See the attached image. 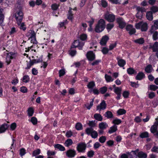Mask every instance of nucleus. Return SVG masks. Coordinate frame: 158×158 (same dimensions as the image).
<instances>
[{
    "instance_id": "obj_63",
    "label": "nucleus",
    "mask_w": 158,
    "mask_h": 158,
    "mask_svg": "<svg viewBox=\"0 0 158 158\" xmlns=\"http://www.w3.org/2000/svg\"><path fill=\"white\" fill-rule=\"evenodd\" d=\"M129 94V93L128 91H125L123 92V95L124 98H126L128 97Z\"/></svg>"
},
{
    "instance_id": "obj_16",
    "label": "nucleus",
    "mask_w": 158,
    "mask_h": 158,
    "mask_svg": "<svg viewBox=\"0 0 158 158\" xmlns=\"http://www.w3.org/2000/svg\"><path fill=\"white\" fill-rule=\"evenodd\" d=\"M136 10H137V13L136 14V16L137 18H139V16H138V13L140 12H141V15H142V13L143 12H145L146 11L145 9L142 7H137L136 8Z\"/></svg>"
},
{
    "instance_id": "obj_50",
    "label": "nucleus",
    "mask_w": 158,
    "mask_h": 158,
    "mask_svg": "<svg viewBox=\"0 0 158 158\" xmlns=\"http://www.w3.org/2000/svg\"><path fill=\"white\" fill-rule=\"evenodd\" d=\"M29 78L28 76L25 75L23 77V81L24 82L27 83L29 81Z\"/></svg>"
},
{
    "instance_id": "obj_5",
    "label": "nucleus",
    "mask_w": 158,
    "mask_h": 158,
    "mask_svg": "<svg viewBox=\"0 0 158 158\" xmlns=\"http://www.w3.org/2000/svg\"><path fill=\"white\" fill-rule=\"evenodd\" d=\"M15 19L17 22H22L23 18V13L22 11L19 10L17 11L15 14Z\"/></svg>"
},
{
    "instance_id": "obj_37",
    "label": "nucleus",
    "mask_w": 158,
    "mask_h": 158,
    "mask_svg": "<svg viewBox=\"0 0 158 158\" xmlns=\"http://www.w3.org/2000/svg\"><path fill=\"white\" fill-rule=\"evenodd\" d=\"M40 153V150L39 149H37L36 150H35L33 152L32 156H36L38 155Z\"/></svg>"
},
{
    "instance_id": "obj_40",
    "label": "nucleus",
    "mask_w": 158,
    "mask_h": 158,
    "mask_svg": "<svg viewBox=\"0 0 158 158\" xmlns=\"http://www.w3.org/2000/svg\"><path fill=\"white\" fill-rule=\"evenodd\" d=\"M70 9L69 10V11L68 12V18L70 20H72V19L73 18V14L72 13L71 10Z\"/></svg>"
},
{
    "instance_id": "obj_52",
    "label": "nucleus",
    "mask_w": 158,
    "mask_h": 158,
    "mask_svg": "<svg viewBox=\"0 0 158 158\" xmlns=\"http://www.w3.org/2000/svg\"><path fill=\"white\" fill-rule=\"evenodd\" d=\"M150 89L155 91L158 89V86L154 85H150Z\"/></svg>"
},
{
    "instance_id": "obj_51",
    "label": "nucleus",
    "mask_w": 158,
    "mask_h": 158,
    "mask_svg": "<svg viewBox=\"0 0 158 158\" xmlns=\"http://www.w3.org/2000/svg\"><path fill=\"white\" fill-rule=\"evenodd\" d=\"M26 153V150L25 149L22 148L20 150L19 154L21 156L24 155Z\"/></svg>"
},
{
    "instance_id": "obj_56",
    "label": "nucleus",
    "mask_w": 158,
    "mask_h": 158,
    "mask_svg": "<svg viewBox=\"0 0 158 158\" xmlns=\"http://www.w3.org/2000/svg\"><path fill=\"white\" fill-rule=\"evenodd\" d=\"M101 146V144L99 143L96 142L94 144V148L96 149L98 148Z\"/></svg>"
},
{
    "instance_id": "obj_14",
    "label": "nucleus",
    "mask_w": 158,
    "mask_h": 158,
    "mask_svg": "<svg viewBox=\"0 0 158 158\" xmlns=\"http://www.w3.org/2000/svg\"><path fill=\"white\" fill-rule=\"evenodd\" d=\"M109 40V37L107 35H105L102 37L100 42V44L102 45H105Z\"/></svg>"
},
{
    "instance_id": "obj_45",
    "label": "nucleus",
    "mask_w": 158,
    "mask_h": 158,
    "mask_svg": "<svg viewBox=\"0 0 158 158\" xmlns=\"http://www.w3.org/2000/svg\"><path fill=\"white\" fill-rule=\"evenodd\" d=\"M95 121H89V123L88 124L92 128V127H94L96 126V123H95Z\"/></svg>"
},
{
    "instance_id": "obj_7",
    "label": "nucleus",
    "mask_w": 158,
    "mask_h": 158,
    "mask_svg": "<svg viewBox=\"0 0 158 158\" xmlns=\"http://www.w3.org/2000/svg\"><path fill=\"white\" fill-rule=\"evenodd\" d=\"M66 155L69 157H73L76 154V152L74 149H70L66 152Z\"/></svg>"
},
{
    "instance_id": "obj_58",
    "label": "nucleus",
    "mask_w": 158,
    "mask_h": 158,
    "mask_svg": "<svg viewBox=\"0 0 158 158\" xmlns=\"http://www.w3.org/2000/svg\"><path fill=\"white\" fill-rule=\"evenodd\" d=\"M58 7V6L57 4H54L52 5L51 7L52 10H56Z\"/></svg>"
},
{
    "instance_id": "obj_3",
    "label": "nucleus",
    "mask_w": 158,
    "mask_h": 158,
    "mask_svg": "<svg viewBox=\"0 0 158 158\" xmlns=\"http://www.w3.org/2000/svg\"><path fill=\"white\" fill-rule=\"evenodd\" d=\"M85 132L88 135H91L92 138H96L98 136V134L97 131H94L92 128H87L85 130Z\"/></svg>"
},
{
    "instance_id": "obj_64",
    "label": "nucleus",
    "mask_w": 158,
    "mask_h": 158,
    "mask_svg": "<svg viewBox=\"0 0 158 158\" xmlns=\"http://www.w3.org/2000/svg\"><path fill=\"white\" fill-rule=\"evenodd\" d=\"M116 44H117L116 43H114L113 44H111L109 46V50H112V49H113L114 48H115L116 46Z\"/></svg>"
},
{
    "instance_id": "obj_62",
    "label": "nucleus",
    "mask_w": 158,
    "mask_h": 158,
    "mask_svg": "<svg viewBox=\"0 0 158 158\" xmlns=\"http://www.w3.org/2000/svg\"><path fill=\"white\" fill-rule=\"evenodd\" d=\"M31 43H33V44H36L37 43V42L36 40L35 36L33 37L32 38H31Z\"/></svg>"
},
{
    "instance_id": "obj_19",
    "label": "nucleus",
    "mask_w": 158,
    "mask_h": 158,
    "mask_svg": "<svg viewBox=\"0 0 158 158\" xmlns=\"http://www.w3.org/2000/svg\"><path fill=\"white\" fill-rule=\"evenodd\" d=\"M144 77V74L142 72H140L137 75L136 77V79L137 80H141Z\"/></svg>"
},
{
    "instance_id": "obj_26",
    "label": "nucleus",
    "mask_w": 158,
    "mask_h": 158,
    "mask_svg": "<svg viewBox=\"0 0 158 158\" xmlns=\"http://www.w3.org/2000/svg\"><path fill=\"white\" fill-rule=\"evenodd\" d=\"M73 143V142L71 139H67L65 142V145L66 147H69Z\"/></svg>"
},
{
    "instance_id": "obj_49",
    "label": "nucleus",
    "mask_w": 158,
    "mask_h": 158,
    "mask_svg": "<svg viewBox=\"0 0 158 158\" xmlns=\"http://www.w3.org/2000/svg\"><path fill=\"white\" fill-rule=\"evenodd\" d=\"M121 123V121L119 119H115L113 120V123L114 125H118Z\"/></svg>"
},
{
    "instance_id": "obj_25",
    "label": "nucleus",
    "mask_w": 158,
    "mask_h": 158,
    "mask_svg": "<svg viewBox=\"0 0 158 158\" xmlns=\"http://www.w3.org/2000/svg\"><path fill=\"white\" fill-rule=\"evenodd\" d=\"M118 64L121 67H123L126 64V62L123 59H119L118 60Z\"/></svg>"
},
{
    "instance_id": "obj_34",
    "label": "nucleus",
    "mask_w": 158,
    "mask_h": 158,
    "mask_svg": "<svg viewBox=\"0 0 158 158\" xmlns=\"http://www.w3.org/2000/svg\"><path fill=\"white\" fill-rule=\"evenodd\" d=\"M95 86V84L93 81L89 82L87 85L88 88L89 89H92Z\"/></svg>"
},
{
    "instance_id": "obj_9",
    "label": "nucleus",
    "mask_w": 158,
    "mask_h": 158,
    "mask_svg": "<svg viewBox=\"0 0 158 158\" xmlns=\"http://www.w3.org/2000/svg\"><path fill=\"white\" fill-rule=\"evenodd\" d=\"M86 56L89 61H93L95 59V55L92 51H89L86 54Z\"/></svg>"
},
{
    "instance_id": "obj_35",
    "label": "nucleus",
    "mask_w": 158,
    "mask_h": 158,
    "mask_svg": "<svg viewBox=\"0 0 158 158\" xmlns=\"http://www.w3.org/2000/svg\"><path fill=\"white\" fill-rule=\"evenodd\" d=\"M122 91V88L121 87H115L114 89V92L117 94H121Z\"/></svg>"
},
{
    "instance_id": "obj_33",
    "label": "nucleus",
    "mask_w": 158,
    "mask_h": 158,
    "mask_svg": "<svg viewBox=\"0 0 158 158\" xmlns=\"http://www.w3.org/2000/svg\"><path fill=\"white\" fill-rule=\"evenodd\" d=\"M54 147L60 151H64L65 150V148L63 146L59 144H56Z\"/></svg>"
},
{
    "instance_id": "obj_18",
    "label": "nucleus",
    "mask_w": 158,
    "mask_h": 158,
    "mask_svg": "<svg viewBox=\"0 0 158 158\" xmlns=\"http://www.w3.org/2000/svg\"><path fill=\"white\" fill-rule=\"evenodd\" d=\"M146 17L149 20H152L153 19L152 13L151 11L147 12L146 13Z\"/></svg>"
},
{
    "instance_id": "obj_1",
    "label": "nucleus",
    "mask_w": 158,
    "mask_h": 158,
    "mask_svg": "<svg viewBox=\"0 0 158 158\" xmlns=\"http://www.w3.org/2000/svg\"><path fill=\"white\" fill-rule=\"evenodd\" d=\"M105 27L106 23L105 20L101 19L95 27V31L96 32L100 33L104 30Z\"/></svg>"
},
{
    "instance_id": "obj_27",
    "label": "nucleus",
    "mask_w": 158,
    "mask_h": 158,
    "mask_svg": "<svg viewBox=\"0 0 158 158\" xmlns=\"http://www.w3.org/2000/svg\"><path fill=\"white\" fill-rule=\"evenodd\" d=\"M152 65L149 64L145 68V70L147 73H149L152 72Z\"/></svg>"
},
{
    "instance_id": "obj_24",
    "label": "nucleus",
    "mask_w": 158,
    "mask_h": 158,
    "mask_svg": "<svg viewBox=\"0 0 158 158\" xmlns=\"http://www.w3.org/2000/svg\"><path fill=\"white\" fill-rule=\"evenodd\" d=\"M104 115L105 117H106L108 118H111L113 117L112 113L110 111L106 112Z\"/></svg>"
},
{
    "instance_id": "obj_41",
    "label": "nucleus",
    "mask_w": 158,
    "mask_h": 158,
    "mask_svg": "<svg viewBox=\"0 0 158 158\" xmlns=\"http://www.w3.org/2000/svg\"><path fill=\"white\" fill-rule=\"evenodd\" d=\"M87 38V35L86 34H82L80 35V39L82 40H86Z\"/></svg>"
},
{
    "instance_id": "obj_44",
    "label": "nucleus",
    "mask_w": 158,
    "mask_h": 158,
    "mask_svg": "<svg viewBox=\"0 0 158 158\" xmlns=\"http://www.w3.org/2000/svg\"><path fill=\"white\" fill-rule=\"evenodd\" d=\"M87 156L89 157H92L94 155V152L93 150H90L87 153Z\"/></svg>"
},
{
    "instance_id": "obj_42",
    "label": "nucleus",
    "mask_w": 158,
    "mask_h": 158,
    "mask_svg": "<svg viewBox=\"0 0 158 158\" xmlns=\"http://www.w3.org/2000/svg\"><path fill=\"white\" fill-rule=\"evenodd\" d=\"M3 15L2 14V10L0 8V24L3 22Z\"/></svg>"
},
{
    "instance_id": "obj_23",
    "label": "nucleus",
    "mask_w": 158,
    "mask_h": 158,
    "mask_svg": "<svg viewBox=\"0 0 158 158\" xmlns=\"http://www.w3.org/2000/svg\"><path fill=\"white\" fill-rule=\"evenodd\" d=\"M94 117L96 120L98 121H102L103 119L102 116L99 114H95Z\"/></svg>"
},
{
    "instance_id": "obj_54",
    "label": "nucleus",
    "mask_w": 158,
    "mask_h": 158,
    "mask_svg": "<svg viewBox=\"0 0 158 158\" xmlns=\"http://www.w3.org/2000/svg\"><path fill=\"white\" fill-rule=\"evenodd\" d=\"M153 38L154 40H156L158 39L157 36L158 35V33L157 31H155L153 33Z\"/></svg>"
},
{
    "instance_id": "obj_36",
    "label": "nucleus",
    "mask_w": 158,
    "mask_h": 158,
    "mask_svg": "<svg viewBox=\"0 0 158 158\" xmlns=\"http://www.w3.org/2000/svg\"><path fill=\"white\" fill-rule=\"evenodd\" d=\"M27 111L28 115L29 116H32L34 113V110L32 108H29L28 109Z\"/></svg>"
},
{
    "instance_id": "obj_6",
    "label": "nucleus",
    "mask_w": 158,
    "mask_h": 158,
    "mask_svg": "<svg viewBox=\"0 0 158 158\" xmlns=\"http://www.w3.org/2000/svg\"><path fill=\"white\" fill-rule=\"evenodd\" d=\"M115 16L114 15L109 14V13L106 14L105 15V19L110 22H113L115 20Z\"/></svg>"
},
{
    "instance_id": "obj_46",
    "label": "nucleus",
    "mask_w": 158,
    "mask_h": 158,
    "mask_svg": "<svg viewBox=\"0 0 158 158\" xmlns=\"http://www.w3.org/2000/svg\"><path fill=\"white\" fill-rule=\"evenodd\" d=\"M106 139V138L105 136H102L99 138V141L101 143H103L105 142Z\"/></svg>"
},
{
    "instance_id": "obj_10",
    "label": "nucleus",
    "mask_w": 158,
    "mask_h": 158,
    "mask_svg": "<svg viewBox=\"0 0 158 158\" xmlns=\"http://www.w3.org/2000/svg\"><path fill=\"white\" fill-rule=\"evenodd\" d=\"M117 21L119 25V27L121 29L123 28L126 25V23L123 21L122 18H119L117 19Z\"/></svg>"
},
{
    "instance_id": "obj_38",
    "label": "nucleus",
    "mask_w": 158,
    "mask_h": 158,
    "mask_svg": "<svg viewBox=\"0 0 158 158\" xmlns=\"http://www.w3.org/2000/svg\"><path fill=\"white\" fill-rule=\"evenodd\" d=\"M75 127L76 129L78 130H81L83 128L82 124L79 123H78L76 124Z\"/></svg>"
},
{
    "instance_id": "obj_29",
    "label": "nucleus",
    "mask_w": 158,
    "mask_h": 158,
    "mask_svg": "<svg viewBox=\"0 0 158 158\" xmlns=\"http://www.w3.org/2000/svg\"><path fill=\"white\" fill-rule=\"evenodd\" d=\"M35 60H30L29 63H28L27 64V67L26 68V69H28L30 68L35 63Z\"/></svg>"
},
{
    "instance_id": "obj_59",
    "label": "nucleus",
    "mask_w": 158,
    "mask_h": 158,
    "mask_svg": "<svg viewBox=\"0 0 158 158\" xmlns=\"http://www.w3.org/2000/svg\"><path fill=\"white\" fill-rule=\"evenodd\" d=\"M16 127V123H14L11 124L10 125V128L12 130H14Z\"/></svg>"
},
{
    "instance_id": "obj_8",
    "label": "nucleus",
    "mask_w": 158,
    "mask_h": 158,
    "mask_svg": "<svg viewBox=\"0 0 158 158\" xmlns=\"http://www.w3.org/2000/svg\"><path fill=\"white\" fill-rule=\"evenodd\" d=\"M106 107V104L104 100H103L100 103L99 105H98L97 107V110L101 111L102 110L105 109Z\"/></svg>"
},
{
    "instance_id": "obj_28",
    "label": "nucleus",
    "mask_w": 158,
    "mask_h": 158,
    "mask_svg": "<svg viewBox=\"0 0 158 158\" xmlns=\"http://www.w3.org/2000/svg\"><path fill=\"white\" fill-rule=\"evenodd\" d=\"M17 24L19 25V27L21 29H22L23 31H25L26 29V28L25 27L24 23H21V22H20V23H19V22H17Z\"/></svg>"
},
{
    "instance_id": "obj_2",
    "label": "nucleus",
    "mask_w": 158,
    "mask_h": 158,
    "mask_svg": "<svg viewBox=\"0 0 158 158\" xmlns=\"http://www.w3.org/2000/svg\"><path fill=\"white\" fill-rule=\"evenodd\" d=\"M135 27L137 29H141L142 31H146L148 29V25L146 23L140 22L136 23Z\"/></svg>"
},
{
    "instance_id": "obj_47",
    "label": "nucleus",
    "mask_w": 158,
    "mask_h": 158,
    "mask_svg": "<svg viewBox=\"0 0 158 158\" xmlns=\"http://www.w3.org/2000/svg\"><path fill=\"white\" fill-rule=\"evenodd\" d=\"M107 90V88L106 86H104L100 88V92L101 93L104 94L106 92Z\"/></svg>"
},
{
    "instance_id": "obj_17",
    "label": "nucleus",
    "mask_w": 158,
    "mask_h": 158,
    "mask_svg": "<svg viewBox=\"0 0 158 158\" xmlns=\"http://www.w3.org/2000/svg\"><path fill=\"white\" fill-rule=\"evenodd\" d=\"M108 126L107 124L106 123L102 122L99 123V127L100 129L104 130Z\"/></svg>"
},
{
    "instance_id": "obj_21",
    "label": "nucleus",
    "mask_w": 158,
    "mask_h": 158,
    "mask_svg": "<svg viewBox=\"0 0 158 158\" xmlns=\"http://www.w3.org/2000/svg\"><path fill=\"white\" fill-rule=\"evenodd\" d=\"M137 156L139 158H146L147 154L143 152H140L138 153Z\"/></svg>"
},
{
    "instance_id": "obj_12",
    "label": "nucleus",
    "mask_w": 158,
    "mask_h": 158,
    "mask_svg": "<svg viewBox=\"0 0 158 158\" xmlns=\"http://www.w3.org/2000/svg\"><path fill=\"white\" fill-rule=\"evenodd\" d=\"M9 127V125L4 123L0 126V133H2L6 131Z\"/></svg>"
},
{
    "instance_id": "obj_53",
    "label": "nucleus",
    "mask_w": 158,
    "mask_h": 158,
    "mask_svg": "<svg viewBox=\"0 0 158 158\" xmlns=\"http://www.w3.org/2000/svg\"><path fill=\"white\" fill-rule=\"evenodd\" d=\"M151 10L153 13L158 11V7L156 6H153L151 8Z\"/></svg>"
},
{
    "instance_id": "obj_32",
    "label": "nucleus",
    "mask_w": 158,
    "mask_h": 158,
    "mask_svg": "<svg viewBox=\"0 0 158 158\" xmlns=\"http://www.w3.org/2000/svg\"><path fill=\"white\" fill-rule=\"evenodd\" d=\"M127 73L130 75H131L135 73H136V72L133 68H130L127 69Z\"/></svg>"
},
{
    "instance_id": "obj_20",
    "label": "nucleus",
    "mask_w": 158,
    "mask_h": 158,
    "mask_svg": "<svg viewBox=\"0 0 158 158\" xmlns=\"http://www.w3.org/2000/svg\"><path fill=\"white\" fill-rule=\"evenodd\" d=\"M117 127L115 125H114L111 127L109 130L108 132L110 133H112L115 132L117 130Z\"/></svg>"
},
{
    "instance_id": "obj_30",
    "label": "nucleus",
    "mask_w": 158,
    "mask_h": 158,
    "mask_svg": "<svg viewBox=\"0 0 158 158\" xmlns=\"http://www.w3.org/2000/svg\"><path fill=\"white\" fill-rule=\"evenodd\" d=\"M139 137L141 138L148 137H149L148 133L147 132L142 133L140 135Z\"/></svg>"
},
{
    "instance_id": "obj_61",
    "label": "nucleus",
    "mask_w": 158,
    "mask_h": 158,
    "mask_svg": "<svg viewBox=\"0 0 158 158\" xmlns=\"http://www.w3.org/2000/svg\"><path fill=\"white\" fill-rule=\"evenodd\" d=\"M152 152H158V146H155L151 149Z\"/></svg>"
},
{
    "instance_id": "obj_43",
    "label": "nucleus",
    "mask_w": 158,
    "mask_h": 158,
    "mask_svg": "<svg viewBox=\"0 0 158 158\" xmlns=\"http://www.w3.org/2000/svg\"><path fill=\"white\" fill-rule=\"evenodd\" d=\"M106 79L107 82H110V81H113V79H112L110 76L106 74L105 75Z\"/></svg>"
},
{
    "instance_id": "obj_4",
    "label": "nucleus",
    "mask_w": 158,
    "mask_h": 158,
    "mask_svg": "<svg viewBox=\"0 0 158 158\" xmlns=\"http://www.w3.org/2000/svg\"><path fill=\"white\" fill-rule=\"evenodd\" d=\"M86 148V145L83 142H81L77 144V150L79 152H84Z\"/></svg>"
},
{
    "instance_id": "obj_39",
    "label": "nucleus",
    "mask_w": 158,
    "mask_h": 158,
    "mask_svg": "<svg viewBox=\"0 0 158 158\" xmlns=\"http://www.w3.org/2000/svg\"><path fill=\"white\" fill-rule=\"evenodd\" d=\"M126 113V111L123 109H119L117 111V113L118 115H121Z\"/></svg>"
},
{
    "instance_id": "obj_22",
    "label": "nucleus",
    "mask_w": 158,
    "mask_h": 158,
    "mask_svg": "<svg viewBox=\"0 0 158 158\" xmlns=\"http://www.w3.org/2000/svg\"><path fill=\"white\" fill-rule=\"evenodd\" d=\"M151 48H152L153 52H156L158 51V42H156L152 46H151Z\"/></svg>"
},
{
    "instance_id": "obj_31",
    "label": "nucleus",
    "mask_w": 158,
    "mask_h": 158,
    "mask_svg": "<svg viewBox=\"0 0 158 158\" xmlns=\"http://www.w3.org/2000/svg\"><path fill=\"white\" fill-rule=\"evenodd\" d=\"M134 42L140 44H142L144 43V40L143 38H141L134 40Z\"/></svg>"
},
{
    "instance_id": "obj_60",
    "label": "nucleus",
    "mask_w": 158,
    "mask_h": 158,
    "mask_svg": "<svg viewBox=\"0 0 158 158\" xmlns=\"http://www.w3.org/2000/svg\"><path fill=\"white\" fill-rule=\"evenodd\" d=\"M27 89L25 87H22L21 88L20 91L23 93H25L27 92Z\"/></svg>"
},
{
    "instance_id": "obj_55",
    "label": "nucleus",
    "mask_w": 158,
    "mask_h": 158,
    "mask_svg": "<svg viewBox=\"0 0 158 158\" xmlns=\"http://www.w3.org/2000/svg\"><path fill=\"white\" fill-rule=\"evenodd\" d=\"M12 59V57L8 55L6 57V62H7V64H9L10 62L11 59Z\"/></svg>"
},
{
    "instance_id": "obj_13",
    "label": "nucleus",
    "mask_w": 158,
    "mask_h": 158,
    "mask_svg": "<svg viewBox=\"0 0 158 158\" xmlns=\"http://www.w3.org/2000/svg\"><path fill=\"white\" fill-rule=\"evenodd\" d=\"M26 35L30 38H32L35 36V33L34 31L33 30H30L26 34Z\"/></svg>"
},
{
    "instance_id": "obj_48",
    "label": "nucleus",
    "mask_w": 158,
    "mask_h": 158,
    "mask_svg": "<svg viewBox=\"0 0 158 158\" xmlns=\"http://www.w3.org/2000/svg\"><path fill=\"white\" fill-rule=\"evenodd\" d=\"M31 121L34 125H35L37 124V120L35 117H33L31 118Z\"/></svg>"
},
{
    "instance_id": "obj_11",
    "label": "nucleus",
    "mask_w": 158,
    "mask_h": 158,
    "mask_svg": "<svg viewBox=\"0 0 158 158\" xmlns=\"http://www.w3.org/2000/svg\"><path fill=\"white\" fill-rule=\"evenodd\" d=\"M156 121L154 123V124L152 126L151 128L150 131L152 133H154L155 131L157 130L158 127V118H156Z\"/></svg>"
},
{
    "instance_id": "obj_15",
    "label": "nucleus",
    "mask_w": 158,
    "mask_h": 158,
    "mask_svg": "<svg viewBox=\"0 0 158 158\" xmlns=\"http://www.w3.org/2000/svg\"><path fill=\"white\" fill-rule=\"evenodd\" d=\"M76 44H78L77 45L81 46L82 47L84 45V43L83 42H80L79 40H75L73 42V45L71 47L72 48H76L77 46H76Z\"/></svg>"
},
{
    "instance_id": "obj_57",
    "label": "nucleus",
    "mask_w": 158,
    "mask_h": 158,
    "mask_svg": "<svg viewBox=\"0 0 158 158\" xmlns=\"http://www.w3.org/2000/svg\"><path fill=\"white\" fill-rule=\"evenodd\" d=\"M114 27V24L112 23L108 24L106 25V28L107 30H111Z\"/></svg>"
}]
</instances>
